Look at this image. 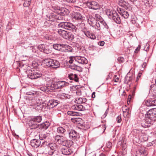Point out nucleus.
Instances as JSON below:
<instances>
[{
	"label": "nucleus",
	"mask_w": 156,
	"mask_h": 156,
	"mask_svg": "<svg viewBox=\"0 0 156 156\" xmlns=\"http://www.w3.org/2000/svg\"><path fill=\"white\" fill-rule=\"evenodd\" d=\"M92 13L90 12L86 14L88 22L90 26L97 30H100L104 27L106 29L108 28L106 23L99 14H95L94 15L95 18L92 16Z\"/></svg>",
	"instance_id": "f257e3e1"
},
{
	"label": "nucleus",
	"mask_w": 156,
	"mask_h": 156,
	"mask_svg": "<svg viewBox=\"0 0 156 156\" xmlns=\"http://www.w3.org/2000/svg\"><path fill=\"white\" fill-rule=\"evenodd\" d=\"M145 119L141 123L142 126L147 128L150 126L156 119V108L149 110L145 115Z\"/></svg>",
	"instance_id": "f03ea898"
},
{
	"label": "nucleus",
	"mask_w": 156,
	"mask_h": 156,
	"mask_svg": "<svg viewBox=\"0 0 156 156\" xmlns=\"http://www.w3.org/2000/svg\"><path fill=\"white\" fill-rule=\"evenodd\" d=\"M76 26L78 28L83 32L86 36L88 38L92 39H94L96 38V36L95 35L89 31L88 29L85 26L84 23H79L76 25Z\"/></svg>",
	"instance_id": "7ed1b4c3"
},
{
	"label": "nucleus",
	"mask_w": 156,
	"mask_h": 156,
	"mask_svg": "<svg viewBox=\"0 0 156 156\" xmlns=\"http://www.w3.org/2000/svg\"><path fill=\"white\" fill-rule=\"evenodd\" d=\"M109 18L114 20L116 23L120 24L121 20L118 14L115 11L108 10L106 12Z\"/></svg>",
	"instance_id": "20e7f679"
},
{
	"label": "nucleus",
	"mask_w": 156,
	"mask_h": 156,
	"mask_svg": "<svg viewBox=\"0 0 156 156\" xmlns=\"http://www.w3.org/2000/svg\"><path fill=\"white\" fill-rule=\"evenodd\" d=\"M58 27L75 32L76 31V27L72 23L67 22H61L58 25Z\"/></svg>",
	"instance_id": "39448f33"
},
{
	"label": "nucleus",
	"mask_w": 156,
	"mask_h": 156,
	"mask_svg": "<svg viewBox=\"0 0 156 156\" xmlns=\"http://www.w3.org/2000/svg\"><path fill=\"white\" fill-rule=\"evenodd\" d=\"M43 153L47 154H52L54 151L58 149V146L55 143H51L48 144V147L43 148Z\"/></svg>",
	"instance_id": "423d86ee"
},
{
	"label": "nucleus",
	"mask_w": 156,
	"mask_h": 156,
	"mask_svg": "<svg viewBox=\"0 0 156 156\" xmlns=\"http://www.w3.org/2000/svg\"><path fill=\"white\" fill-rule=\"evenodd\" d=\"M58 33L63 38L69 40H72L74 38V36L71 33L65 30L59 29L58 31Z\"/></svg>",
	"instance_id": "0eeeda50"
},
{
	"label": "nucleus",
	"mask_w": 156,
	"mask_h": 156,
	"mask_svg": "<svg viewBox=\"0 0 156 156\" xmlns=\"http://www.w3.org/2000/svg\"><path fill=\"white\" fill-rule=\"evenodd\" d=\"M27 76L31 79H35L41 77L42 75L41 73L37 71L29 70L27 71Z\"/></svg>",
	"instance_id": "6e6552de"
},
{
	"label": "nucleus",
	"mask_w": 156,
	"mask_h": 156,
	"mask_svg": "<svg viewBox=\"0 0 156 156\" xmlns=\"http://www.w3.org/2000/svg\"><path fill=\"white\" fill-rule=\"evenodd\" d=\"M44 80L46 83V87L52 90L55 82L52 79L48 77H45Z\"/></svg>",
	"instance_id": "1a4fd4ad"
},
{
	"label": "nucleus",
	"mask_w": 156,
	"mask_h": 156,
	"mask_svg": "<svg viewBox=\"0 0 156 156\" xmlns=\"http://www.w3.org/2000/svg\"><path fill=\"white\" fill-rule=\"evenodd\" d=\"M68 83L65 81H58L54 83V86L53 90L57 89H61L65 87L67 85H68Z\"/></svg>",
	"instance_id": "9d476101"
},
{
	"label": "nucleus",
	"mask_w": 156,
	"mask_h": 156,
	"mask_svg": "<svg viewBox=\"0 0 156 156\" xmlns=\"http://www.w3.org/2000/svg\"><path fill=\"white\" fill-rule=\"evenodd\" d=\"M68 133L69 138L73 141L76 140L77 138L79 137V134L74 130L69 131Z\"/></svg>",
	"instance_id": "9b49d317"
},
{
	"label": "nucleus",
	"mask_w": 156,
	"mask_h": 156,
	"mask_svg": "<svg viewBox=\"0 0 156 156\" xmlns=\"http://www.w3.org/2000/svg\"><path fill=\"white\" fill-rule=\"evenodd\" d=\"M148 154V152L145 148L140 147L136 151V156H145Z\"/></svg>",
	"instance_id": "f8f14e48"
},
{
	"label": "nucleus",
	"mask_w": 156,
	"mask_h": 156,
	"mask_svg": "<svg viewBox=\"0 0 156 156\" xmlns=\"http://www.w3.org/2000/svg\"><path fill=\"white\" fill-rule=\"evenodd\" d=\"M38 49L41 52L49 54L51 52V50L48 47L44 44L39 45L38 47Z\"/></svg>",
	"instance_id": "ddd939ff"
},
{
	"label": "nucleus",
	"mask_w": 156,
	"mask_h": 156,
	"mask_svg": "<svg viewBox=\"0 0 156 156\" xmlns=\"http://www.w3.org/2000/svg\"><path fill=\"white\" fill-rule=\"evenodd\" d=\"M136 132L138 134V136L141 141H146L147 140V135L143 132L139 130H136Z\"/></svg>",
	"instance_id": "4468645a"
},
{
	"label": "nucleus",
	"mask_w": 156,
	"mask_h": 156,
	"mask_svg": "<svg viewBox=\"0 0 156 156\" xmlns=\"http://www.w3.org/2000/svg\"><path fill=\"white\" fill-rule=\"evenodd\" d=\"M87 5L90 8L92 9L97 10L100 8V6L98 4L94 1L87 2Z\"/></svg>",
	"instance_id": "2eb2a0df"
},
{
	"label": "nucleus",
	"mask_w": 156,
	"mask_h": 156,
	"mask_svg": "<svg viewBox=\"0 0 156 156\" xmlns=\"http://www.w3.org/2000/svg\"><path fill=\"white\" fill-rule=\"evenodd\" d=\"M76 62L81 64H87L88 63V61L86 58L80 56H76Z\"/></svg>",
	"instance_id": "dca6fc26"
},
{
	"label": "nucleus",
	"mask_w": 156,
	"mask_h": 156,
	"mask_svg": "<svg viewBox=\"0 0 156 156\" xmlns=\"http://www.w3.org/2000/svg\"><path fill=\"white\" fill-rule=\"evenodd\" d=\"M117 11L125 19H127L128 18L129 15L127 11L120 8H118Z\"/></svg>",
	"instance_id": "f3484780"
},
{
	"label": "nucleus",
	"mask_w": 156,
	"mask_h": 156,
	"mask_svg": "<svg viewBox=\"0 0 156 156\" xmlns=\"http://www.w3.org/2000/svg\"><path fill=\"white\" fill-rule=\"evenodd\" d=\"M30 143L31 146L35 148H37L39 147L41 144L40 140L36 139L31 140Z\"/></svg>",
	"instance_id": "a211bd4d"
},
{
	"label": "nucleus",
	"mask_w": 156,
	"mask_h": 156,
	"mask_svg": "<svg viewBox=\"0 0 156 156\" xmlns=\"http://www.w3.org/2000/svg\"><path fill=\"white\" fill-rule=\"evenodd\" d=\"M59 102L57 100L51 99L49 100L48 102V105L50 106V108H52L57 105Z\"/></svg>",
	"instance_id": "6ab92c4d"
},
{
	"label": "nucleus",
	"mask_w": 156,
	"mask_h": 156,
	"mask_svg": "<svg viewBox=\"0 0 156 156\" xmlns=\"http://www.w3.org/2000/svg\"><path fill=\"white\" fill-rule=\"evenodd\" d=\"M71 121L75 124L82 125L83 124V122L82 119L79 117L73 118L71 119Z\"/></svg>",
	"instance_id": "aec40b11"
},
{
	"label": "nucleus",
	"mask_w": 156,
	"mask_h": 156,
	"mask_svg": "<svg viewBox=\"0 0 156 156\" xmlns=\"http://www.w3.org/2000/svg\"><path fill=\"white\" fill-rule=\"evenodd\" d=\"M147 106H152L156 105V100L154 98H151L147 100L146 103Z\"/></svg>",
	"instance_id": "412c9836"
},
{
	"label": "nucleus",
	"mask_w": 156,
	"mask_h": 156,
	"mask_svg": "<svg viewBox=\"0 0 156 156\" xmlns=\"http://www.w3.org/2000/svg\"><path fill=\"white\" fill-rule=\"evenodd\" d=\"M72 109L74 110L78 111H83V108L82 105H75L71 107Z\"/></svg>",
	"instance_id": "4be33fe9"
},
{
	"label": "nucleus",
	"mask_w": 156,
	"mask_h": 156,
	"mask_svg": "<svg viewBox=\"0 0 156 156\" xmlns=\"http://www.w3.org/2000/svg\"><path fill=\"white\" fill-rule=\"evenodd\" d=\"M61 152L62 154L66 155H69L73 153L72 150L68 148H62L61 150Z\"/></svg>",
	"instance_id": "5701e85b"
},
{
	"label": "nucleus",
	"mask_w": 156,
	"mask_h": 156,
	"mask_svg": "<svg viewBox=\"0 0 156 156\" xmlns=\"http://www.w3.org/2000/svg\"><path fill=\"white\" fill-rule=\"evenodd\" d=\"M53 59L50 58H45L43 60V62L49 67H51Z\"/></svg>",
	"instance_id": "b1692460"
},
{
	"label": "nucleus",
	"mask_w": 156,
	"mask_h": 156,
	"mask_svg": "<svg viewBox=\"0 0 156 156\" xmlns=\"http://www.w3.org/2000/svg\"><path fill=\"white\" fill-rule=\"evenodd\" d=\"M74 18L77 21H83L84 20V17L79 12H76L75 13Z\"/></svg>",
	"instance_id": "393cba45"
},
{
	"label": "nucleus",
	"mask_w": 156,
	"mask_h": 156,
	"mask_svg": "<svg viewBox=\"0 0 156 156\" xmlns=\"http://www.w3.org/2000/svg\"><path fill=\"white\" fill-rule=\"evenodd\" d=\"M123 115L124 117L128 118L129 116V113L130 108H129L125 107L122 109Z\"/></svg>",
	"instance_id": "a878e982"
},
{
	"label": "nucleus",
	"mask_w": 156,
	"mask_h": 156,
	"mask_svg": "<svg viewBox=\"0 0 156 156\" xmlns=\"http://www.w3.org/2000/svg\"><path fill=\"white\" fill-rule=\"evenodd\" d=\"M68 12V9L65 8H62L56 12L58 13L63 16H64L66 15H67Z\"/></svg>",
	"instance_id": "bb28decb"
},
{
	"label": "nucleus",
	"mask_w": 156,
	"mask_h": 156,
	"mask_svg": "<svg viewBox=\"0 0 156 156\" xmlns=\"http://www.w3.org/2000/svg\"><path fill=\"white\" fill-rule=\"evenodd\" d=\"M68 76L70 80H74L76 82L79 81V79L77 74L70 73L69 74Z\"/></svg>",
	"instance_id": "cd10ccee"
},
{
	"label": "nucleus",
	"mask_w": 156,
	"mask_h": 156,
	"mask_svg": "<svg viewBox=\"0 0 156 156\" xmlns=\"http://www.w3.org/2000/svg\"><path fill=\"white\" fill-rule=\"evenodd\" d=\"M76 142V143L78 145L82 146L84 143V139L82 137H80L79 135V137L77 138L76 140L74 141Z\"/></svg>",
	"instance_id": "c85d7f7f"
},
{
	"label": "nucleus",
	"mask_w": 156,
	"mask_h": 156,
	"mask_svg": "<svg viewBox=\"0 0 156 156\" xmlns=\"http://www.w3.org/2000/svg\"><path fill=\"white\" fill-rule=\"evenodd\" d=\"M65 52H72V47L69 45L66 44H63L62 51Z\"/></svg>",
	"instance_id": "c756f323"
},
{
	"label": "nucleus",
	"mask_w": 156,
	"mask_h": 156,
	"mask_svg": "<svg viewBox=\"0 0 156 156\" xmlns=\"http://www.w3.org/2000/svg\"><path fill=\"white\" fill-rule=\"evenodd\" d=\"M69 140H67L62 136L61 137V138L58 142L63 146L68 145V143L70 142Z\"/></svg>",
	"instance_id": "7c9ffc66"
},
{
	"label": "nucleus",
	"mask_w": 156,
	"mask_h": 156,
	"mask_svg": "<svg viewBox=\"0 0 156 156\" xmlns=\"http://www.w3.org/2000/svg\"><path fill=\"white\" fill-rule=\"evenodd\" d=\"M50 134L48 133H41L39 135V139L41 140L48 139L50 137Z\"/></svg>",
	"instance_id": "2f4dec72"
},
{
	"label": "nucleus",
	"mask_w": 156,
	"mask_h": 156,
	"mask_svg": "<svg viewBox=\"0 0 156 156\" xmlns=\"http://www.w3.org/2000/svg\"><path fill=\"white\" fill-rule=\"evenodd\" d=\"M63 44H55L53 45V48L57 50L62 51Z\"/></svg>",
	"instance_id": "473e14b6"
},
{
	"label": "nucleus",
	"mask_w": 156,
	"mask_h": 156,
	"mask_svg": "<svg viewBox=\"0 0 156 156\" xmlns=\"http://www.w3.org/2000/svg\"><path fill=\"white\" fill-rule=\"evenodd\" d=\"M70 67L72 69L76 70L80 72H81L83 71V68L76 65L74 64L70 65Z\"/></svg>",
	"instance_id": "72a5a7b5"
},
{
	"label": "nucleus",
	"mask_w": 156,
	"mask_h": 156,
	"mask_svg": "<svg viewBox=\"0 0 156 156\" xmlns=\"http://www.w3.org/2000/svg\"><path fill=\"white\" fill-rule=\"evenodd\" d=\"M150 92L151 93L153 96H156V85L154 84L151 85L150 87Z\"/></svg>",
	"instance_id": "f704fd0d"
},
{
	"label": "nucleus",
	"mask_w": 156,
	"mask_h": 156,
	"mask_svg": "<svg viewBox=\"0 0 156 156\" xmlns=\"http://www.w3.org/2000/svg\"><path fill=\"white\" fill-rule=\"evenodd\" d=\"M44 106L43 104L41 103L37 102L34 105V107L35 109L38 111H41Z\"/></svg>",
	"instance_id": "c9c22d12"
},
{
	"label": "nucleus",
	"mask_w": 156,
	"mask_h": 156,
	"mask_svg": "<svg viewBox=\"0 0 156 156\" xmlns=\"http://www.w3.org/2000/svg\"><path fill=\"white\" fill-rule=\"evenodd\" d=\"M60 66V64L59 62L56 60L53 59L51 67L57 68L59 67Z\"/></svg>",
	"instance_id": "e433bc0d"
},
{
	"label": "nucleus",
	"mask_w": 156,
	"mask_h": 156,
	"mask_svg": "<svg viewBox=\"0 0 156 156\" xmlns=\"http://www.w3.org/2000/svg\"><path fill=\"white\" fill-rule=\"evenodd\" d=\"M119 4L125 8H127L129 5L128 3L124 0H119Z\"/></svg>",
	"instance_id": "4c0bfd02"
},
{
	"label": "nucleus",
	"mask_w": 156,
	"mask_h": 156,
	"mask_svg": "<svg viewBox=\"0 0 156 156\" xmlns=\"http://www.w3.org/2000/svg\"><path fill=\"white\" fill-rule=\"evenodd\" d=\"M42 119L41 116H38L34 117L33 118H32L31 119V121L35 123H39L41 121Z\"/></svg>",
	"instance_id": "58836bf2"
},
{
	"label": "nucleus",
	"mask_w": 156,
	"mask_h": 156,
	"mask_svg": "<svg viewBox=\"0 0 156 156\" xmlns=\"http://www.w3.org/2000/svg\"><path fill=\"white\" fill-rule=\"evenodd\" d=\"M67 113L69 115L73 116H80L81 115L80 113L72 111H68Z\"/></svg>",
	"instance_id": "ea45409f"
},
{
	"label": "nucleus",
	"mask_w": 156,
	"mask_h": 156,
	"mask_svg": "<svg viewBox=\"0 0 156 156\" xmlns=\"http://www.w3.org/2000/svg\"><path fill=\"white\" fill-rule=\"evenodd\" d=\"M57 131L58 133H61L65 135V133L66 132V129L63 127H59L57 128Z\"/></svg>",
	"instance_id": "a19ab883"
},
{
	"label": "nucleus",
	"mask_w": 156,
	"mask_h": 156,
	"mask_svg": "<svg viewBox=\"0 0 156 156\" xmlns=\"http://www.w3.org/2000/svg\"><path fill=\"white\" fill-rule=\"evenodd\" d=\"M49 126L50 124L49 123L46 122L41 124L39 126V128H40L46 129Z\"/></svg>",
	"instance_id": "79ce46f5"
},
{
	"label": "nucleus",
	"mask_w": 156,
	"mask_h": 156,
	"mask_svg": "<svg viewBox=\"0 0 156 156\" xmlns=\"http://www.w3.org/2000/svg\"><path fill=\"white\" fill-rule=\"evenodd\" d=\"M79 103L84 104L87 102V99L85 98H80L77 100Z\"/></svg>",
	"instance_id": "37998d69"
},
{
	"label": "nucleus",
	"mask_w": 156,
	"mask_h": 156,
	"mask_svg": "<svg viewBox=\"0 0 156 156\" xmlns=\"http://www.w3.org/2000/svg\"><path fill=\"white\" fill-rule=\"evenodd\" d=\"M54 18L58 20H62L64 18L63 16L57 13L54 16Z\"/></svg>",
	"instance_id": "c03bdc74"
},
{
	"label": "nucleus",
	"mask_w": 156,
	"mask_h": 156,
	"mask_svg": "<svg viewBox=\"0 0 156 156\" xmlns=\"http://www.w3.org/2000/svg\"><path fill=\"white\" fill-rule=\"evenodd\" d=\"M83 107L84 111L88 110L90 108V106L89 104H87V103H84L82 105Z\"/></svg>",
	"instance_id": "a18cd8bd"
},
{
	"label": "nucleus",
	"mask_w": 156,
	"mask_h": 156,
	"mask_svg": "<svg viewBox=\"0 0 156 156\" xmlns=\"http://www.w3.org/2000/svg\"><path fill=\"white\" fill-rule=\"evenodd\" d=\"M48 155L52 156H61L60 152L58 151L57 150L54 151L52 154H49Z\"/></svg>",
	"instance_id": "49530a36"
},
{
	"label": "nucleus",
	"mask_w": 156,
	"mask_h": 156,
	"mask_svg": "<svg viewBox=\"0 0 156 156\" xmlns=\"http://www.w3.org/2000/svg\"><path fill=\"white\" fill-rule=\"evenodd\" d=\"M31 0H25L23 4V6L25 7H28L30 5Z\"/></svg>",
	"instance_id": "de8ad7c7"
},
{
	"label": "nucleus",
	"mask_w": 156,
	"mask_h": 156,
	"mask_svg": "<svg viewBox=\"0 0 156 156\" xmlns=\"http://www.w3.org/2000/svg\"><path fill=\"white\" fill-rule=\"evenodd\" d=\"M41 90L46 92H48L49 91H51V90H50V89H48V88L46 87V85L45 86V87H41Z\"/></svg>",
	"instance_id": "09e8293b"
},
{
	"label": "nucleus",
	"mask_w": 156,
	"mask_h": 156,
	"mask_svg": "<svg viewBox=\"0 0 156 156\" xmlns=\"http://www.w3.org/2000/svg\"><path fill=\"white\" fill-rule=\"evenodd\" d=\"M76 57H70L69 58V63L70 64L72 63L75 60L76 61Z\"/></svg>",
	"instance_id": "8fccbe9b"
},
{
	"label": "nucleus",
	"mask_w": 156,
	"mask_h": 156,
	"mask_svg": "<svg viewBox=\"0 0 156 156\" xmlns=\"http://www.w3.org/2000/svg\"><path fill=\"white\" fill-rule=\"evenodd\" d=\"M96 49V47L90 44L88 47V49L90 51H94Z\"/></svg>",
	"instance_id": "3c124183"
},
{
	"label": "nucleus",
	"mask_w": 156,
	"mask_h": 156,
	"mask_svg": "<svg viewBox=\"0 0 156 156\" xmlns=\"http://www.w3.org/2000/svg\"><path fill=\"white\" fill-rule=\"evenodd\" d=\"M117 60L119 63H122L124 62V59L123 57H119L117 58Z\"/></svg>",
	"instance_id": "603ef678"
},
{
	"label": "nucleus",
	"mask_w": 156,
	"mask_h": 156,
	"mask_svg": "<svg viewBox=\"0 0 156 156\" xmlns=\"http://www.w3.org/2000/svg\"><path fill=\"white\" fill-rule=\"evenodd\" d=\"M62 96L67 99H69L71 98L70 95L65 93L62 94Z\"/></svg>",
	"instance_id": "864d4df0"
},
{
	"label": "nucleus",
	"mask_w": 156,
	"mask_h": 156,
	"mask_svg": "<svg viewBox=\"0 0 156 156\" xmlns=\"http://www.w3.org/2000/svg\"><path fill=\"white\" fill-rule=\"evenodd\" d=\"M62 136H60L59 135H56L54 137V139H55V140L57 141V142H58L60 139L61 138V137H62Z\"/></svg>",
	"instance_id": "5fc2aeb1"
},
{
	"label": "nucleus",
	"mask_w": 156,
	"mask_h": 156,
	"mask_svg": "<svg viewBox=\"0 0 156 156\" xmlns=\"http://www.w3.org/2000/svg\"><path fill=\"white\" fill-rule=\"evenodd\" d=\"M116 120L118 123H120L121 121V115H119L116 118Z\"/></svg>",
	"instance_id": "6e6d98bb"
},
{
	"label": "nucleus",
	"mask_w": 156,
	"mask_h": 156,
	"mask_svg": "<svg viewBox=\"0 0 156 156\" xmlns=\"http://www.w3.org/2000/svg\"><path fill=\"white\" fill-rule=\"evenodd\" d=\"M140 45H139L135 50L134 51L136 53H138L140 49Z\"/></svg>",
	"instance_id": "4d7b16f0"
},
{
	"label": "nucleus",
	"mask_w": 156,
	"mask_h": 156,
	"mask_svg": "<svg viewBox=\"0 0 156 156\" xmlns=\"http://www.w3.org/2000/svg\"><path fill=\"white\" fill-rule=\"evenodd\" d=\"M108 109H107L106 110V111L105 113L104 114V115L102 116V118H105L107 116V114H108Z\"/></svg>",
	"instance_id": "13d9d810"
},
{
	"label": "nucleus",
	"mask_w": 156,
	"mask_h": 156,
	"mask_svg": "<svg viewBox=\"0 0 156 156\" xmlns=\"http://www.w3.org/2000/svg\"><path fill=\"white\" fill-rule=\"evenodd\" d=\"M39 126H39L38 125H37V124L35 125V124H33L32 125V126H31L32 129H33V128L35 129V128H37L38 127H39Z\"/></svg>",
	"instance_id": "bf43d9fd"
},
{
	"label": "nucleus",
	"mask_w": 156,
	"mask_h": 156,
	"mask_svg": "<svg viewBox=\"0 0 156 156\" xmlns=\"http://www.w3.org/2000/svg\"><path fill=\"white\" fill-rule=\"evenodd\" d=\"M105 44V42L104 41H99L98 43V44L101 46H103Z\"/></svg>",
	"instance_id": "052dcab7"
},
{
	"label": "nucleus",
	"mask_w": 156,
	"mask_h": 156,
	"mask_svg": "<svg viewBox=\"0 0 156 156\" xmlns=\"http://www.w3.org/2000/svg\"><path fill=\"white\" fill-rule=\"evenodd\" d=\"M44 38L48 40L51 39L50 36L48 34H46L44 36Z\"/></svg>",
	"instance_id": "680f3d73"
},
{
	"label": "nucleus",
	"mask_w": 156,
	"mask_h": 156,
	"mask_svg": "<svg viewBox=\"0 0 156 156\" xmlns=\"http://www.w3.org/2000/svg\"><path fill=\"white\" fill-rule=\"evenodd\" d=\"M67 2L70 3H74L76 2L75 0H66Z\"/></svg>",
	"instance_id": "e2e57ef3"
},
{
	"label": "nucleus",
	"mask_w": 156,
	"mask_h": 156,
	"mask_svg": "<svg viewBox=\"0 0 156 156\" xmlns=\"http://www.w3.org/2000/svg\"><path fill=\"white\" fill-rule=\"evenodd\" d=\"M147 65V63L146 62H144L142 65V67L143 69H144V68H145Z\"/></svg>",
	"instance_id": "0e129e2a"
},
{
	"label": "nucleus",
	"mask_w": 156,
	"mask_h": 156,
	"mask_svg": "<svg viewBox=\"0 0 156 156\" xmlns=\"http://www.w3.org/2000/svg\"><path fill=\"white\" fill-rule=\"evenodd\" d=\"M142 75V73H139L138 74V75L136 78V82H137L139 78L140 77L141 75Z\"/></svg>",
	"instance_id": "69168bd1"
},
{
	"label": "nucleus",
	"mask_w": 156,
	"mask_h": 156,
	"mask_svg": "<svg viewBox=\"0 0 156 156\" xmlns=\"http://www.w3.org/2000/svg\"><path fill=\"white\" fill-rule=\"evenodd\" d=\"M114 82H118L119 81V78L118 77L117 78H116L115 79Z\"/></svg>",
	"instance_id": "338daca9"
},
{
	"label": "nucleus",
	"mask_w": 156,
	"mask_h": 156,
	"mask_svg": "<svg viewBox=\"0 0 156 156\" xmlns=\"http://www.w3.org/2000/svg\"><path fill=\"white\" fill-rule=\"evenodd\" d=\"M107 144V147L108 148H110L111 147V143L110 142H108Z\"/></svg>",
	"instance_id": "774afa93"
}]
</instances>
